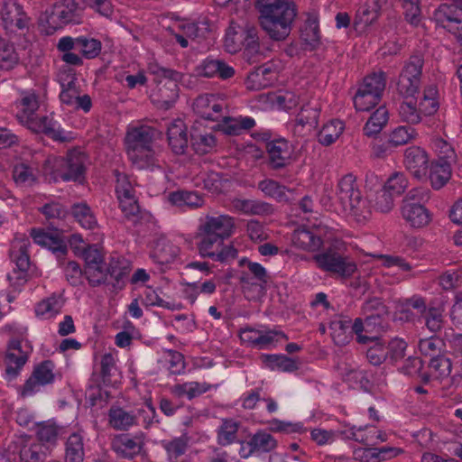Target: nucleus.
I'll use <instances>...</instances> for the list:
<instances>
[{
    "instance_id": "obj_36",
    "label": "nucleus",
    "mask_w": 462,
    "mask_h": 462,
    "mask_svg": "<svg viewBox=\"0 0 462 462\" xmlns=\"http://www.w3.org/2000/svg\"><path fill=\"white\" fill-rule=\"evenodd\" d=\"M71 214L84 228L93 229L97 224L90 208L86 203L74 204L71 207Z\"/></svg>"
},
{
    "instance_id": "obj_31",
    "label": "nucleus",
    "mask_w": 462,
    "mask_h": 462,
    "mask_svg": "<svg viewBox=\"0 0 462 462\" xmlns=\"http://www.w3.org/2000/svg\"><path fill=\"white\" fill-rule=\"evenodd\" d=\"M179 254V248L166 239H159L152 252V257L161 264L174 261Z\"/></svg>"
},
{
    "instance_id": "obj_21",
    "label": "nucleus",
    "mask_w": 462,
    "mask_h": 462,
    "mask_svg": "<svg viewBox=\"0 0 462 462\" xmlns=\"http://www.w3.org/2000/svg\"><path fill=\"white\" fill-rule=\"evenodd\" d=\"M306 20L300 29V39L309 45L311 50L317 49L320 44V30L317 13L306 14Z\"/></svg>"
},
{
    "instance_id": "obj_12",
    "label": "nucleus",
    "mask_w": 462,
    "mask_h": 462,
    "mask_svg": "<svg viewBox=\"0 0 462 462\" xmlns=\"http://www.w3.org/2000/svg\"><path fill=\"white\" fill-rule=\"evenodd\" d=\"M28 128L36 134H43L53 141L66 143L70 140L64 131L57 126V122L47 116L28 119Z\"/></svg>"
},
{
    "instance_id": "obj_18",
    "label": "nucleus",
    "mask_w": 462,
    "mask_h": 462,
    "mask_svg": "<svg viewBox=\"0 0 462 462\" xmlns=\"http://www.w3.org/2000/svg\"><path fill=\"white\" fill-rule=\"evenodd\" d=\"M233 226V219L228 216H207L204 223L200 225L199 230L200 232L212 234L213 236L224 240L231 235Z\"/></svg>"
},
{
    "instance_id": "obj_1",
    "label": "nucleus",
    "mask_w": 462,
    "mask_h": 462,
    "mask_svg": "<svg viewBox=\"0 0 462 462\" xmlns=\"http://www.w3.org/2000/svg\"><path fill=\"white\" fill-rule=\"evenodd\" d=\"M258 23L273 42H283L291 34L298 7L295 2H254Z\"/></svg>"
},
{
    "instance_id": "obj_11",
    "label": "nucleus",
    "mask_w": 462,
    "mask_h": 462,
    "mask_svg": "<svg viewBox=\"0 0 462 462\" xmlns=\"http://www.w3.org/2000/svg\"><path fill=\"white\" fill-rule=\"evenodd\" d=\"M144 446V434L138 432L134 436L118 434L112 439L111 447L122 458L132 459L139 455Z\"/></svg>"
},
{
    "instance_id": "obj_19",
    "label": "nucleus",
    "mask_w": 462,
    "mask_h": 462,
    "mask_svg": "<svg viewBox=\"0 0 462 462\" xmlns=\"http://www.w3.org/2000/svg\"><path fill=\"white\" fill-rule=\"evenodd\" d=\"M31 236L34 243L47 247L58 257L63 256L68 252V247L58 233L52 234L42 229L32 228Z\"/></svg>"
},
{
    "instance_id": "obj_56",
    "label": "nucleus",
    "mask_w": 462,
    "mask_h": 462,
    "mask_svg": "<svg viewBox=\"0 0 462 462\" xmlns=\"http://www.w3.org/2000/svg\"><path fill=\"white\" fill-rule=\"evenodd\" d=\"M370 342L374 345L367 349L366 357L373 365H380L387 359L386 347L384 344L379 341L378 337L376 340Z\"/></svg>"
},
{
    "instance_id": "obj_52",
    "label": "nucleus",
    "mask_w": 462,
    "mask_h": 462,
    "mask_svg": "<svg viewBox=\"0 0 462 462\" xmlns=\"http://www.w3.org/2000/svg\"><path fill=\"white\" fill-rule=\"evenodd\" d=\"M408 179L402 172L393 173L383 186L394 197L401 196L408 187Z\"/></svg>"
},
{
    "instance_id": "obj_5",
    "label": "nucleus",
    "mask_w": 462,
    "mask_h": 462,
    "mask_svg": "<svg viewBox=\"0 0 462 462\" xmlns=\"http://www.w3.org/2000/svg\"><path fill=\"white\" fill-rule=\"evenodd\" d=\"M423 64V57L419 53L411 55L405 63L397 83V90L403 97H413L419 92Z\"/></svg>"
},
{
    "instance_id": "obj_59",
    "label": "nucleus",
    "mask_w": 462,
    "mask_h": 462,
    "mask_svg": "<svg viewBox=\"0 0 462 462\" xmlns=\"http://www.w3.org/2000/svg\"><path fill=\"white\" fill-rule=\"evenodd\" d=\"M116 176V192L117 194L118 200L121 199H127L134 197V189L129 181L128 176L120 173L118 171H115Z\"/></svg>"
},
{
    "instance_id": "obj_7",
    "label": "nucleus",
    "mask_w": 462,
    "mask_h": 462,
    "mask_svg": "<svg viewBox=\"0 0 462 462\" xmlns=\"http://www.w3.org/2000/svg\"><path fill=\"white\" fill-rule=\"evenodd\" d=\"M162 132L146 125L135 126L129 129L126 133L125 141L126 151L152 149L153 140L162 138Z\"/></svg>"
},
{
    "instance_id": "obj_15",
    "label": "nucleus",
    "mask_w": 462,
    "mask_h": 462,
    "mask_svg": "<svg viewBox=\"0 0 462 462\" xmlns=\"http://www.w3.org/2000/svg\"><path fill=\"white\" fill-rule=\"evenodd\" d=\"M401 210L403 219L412 228L424 227L431 221V214L421 203L406 201Z\"/></svg>"
},
{
    "instance_id": "obj_39",
    "label": "nucleus",
    "mask_w": 462,
    "mask_h": 462,
    "mask_svg": "<svg viewBox=\"0 0 462 462\" xmlns=\"http://www.w3.org/2000/svg\"><path fill=\"white\" fill-rule=\"evenodd\" d=\"M239 423L231 419H225L217 430V442L221 446L233 443L237 437Z\"/></svg>"
},
{
    "instance_id": "obj_16",
    "label": "nucleus",
    "mask_w": 462,
    "mask_h": 462,
    "mask_svg": "<svg viewBox=\"0 0 462 462\" xmlns=\"http://www.w3.org/2000/svg\"><path fill=\"white\" fill-rule=\"evenodd\" d=\"M404 163L411 174L420 179L426 176L429 168L427 152L419 146H411L405 150Z\"/></svg>"
},
{
    "instance_id": "obj_35",
    "label": "nucleus",
    "mask_w": 462,
    "mask_h": 462,
    "mask_svg": "<svg viewBox=\"0 0 462 462\" xmlns=\"http://www.w3.org/2000/svg\"><path fill=\"white\" fill-rule=\"evenodd\" d=\"M258 189L266 196L273 198L278 201H289L290 198L288 197L287 192L292 193V190L273 180H261L258 183Z\"/></svg>"
},
{
    "instance_id": "obj_49",
    "label": "nucleus",
    "mask_w": 462,
    "mask_h": 462,
    "mask_svg": "<svg viewBox=\"0 0 462 462\" xmlns=\"http://www.w3.org/2000/svg\"><path fill=\"white\" fill-rule=\"evenodd\" d=\"M104 265L105 263H103L85 267L84 274L91 286L96 287L103 283H110L107 280L106 267Z\"/></svg>"
},
{
    "instance_id": "obj_61",
    "label": "nucleus",
    "mask_w": 462,
    "mask_h": 462,
    "mask_svg": "<svg viewBox=\"0 0 462 462\" xmlns=\"http://www.w3.org/2000/svg\"><path fill=\"white\" fill-rule=\"evenodd\" d=\"M402 119L409 124H418L420 121V111L416 108V102L403 101L399 108Z\"/></svg>"
},
{
    "instance_id": "obj_57",
    "label": "nucleus",
    "mask_w": 462,
    "mask_h": 462,
    "mask_svg": "<svg viewBox=\"0 0 462 462\" xmlns=\"http://www.w3.org/2000/svg\"><path fill=\"white\" fill-rule=\"evenodd\" d=\"M429 367L437 373L438 377H448L452 370V363L448 357L440 355L435 358H430Z\"/></svg>"
},
{
    "instance_id": "obj_26",
    "label": "nucleus",
    "mask_w": 462,
    "mask_h": 462,
    "mask_svg": "<svg viewBox=\"0 0 462 462\" xmlns=\"http://www.w3.org/2000/svg\"><path fill=\"white\" fill-rule=\"evenodd\" d=\"M169 201L177 207L198 208L204 204V199L196 191L177 190L169 194Z\"/></svg>"
},
{
    "instance_id": "obj_44",
    "label": "nucleus",
    "mask_w": 462,
    "mask_h": 462,
    "mask_svg": "<svg viewBox=\"0 0 462 462\" xmlns=\"http://www.w3.org/2000/svg\"><path fill=\"white\" fill-rule=\"evenodd\" d=\"M13 179L17 185L32 186L37 181L32 169L25 163H18L14 166Z\"/></svg>"
},
{
    "instance_id": "obj_45",
    "label": "nucleus",
    "mask_w": 462,
    "mask_h": 462,
    "mask_svg": "<svg viewBox=\"0 0 462 462\" xmlns=\"http://www.w3.org/2000/svg\"><path fill=\"white\" fill-rule=\"evenodd\" d=\"M5 359L7 362L5 374L9 380H12L18 375L19 371L26 363L27 356L23 353L16 354L14 352L7 351Z\"/></svg>"
},
{
    "instance_id": "obj_14",
    "label": "nucleus",
    "mask_w": 462,
    "mask_h": 462,
    "mask_svg": "<svg viewBox=\"0 0 462 462\" xmlns=\"http://www.w3.org/2000/svg\"><path fill=\"white\" fill-rule=\"evenodd\" d=\"M31 242L28 237L23 236L22 237L16 236L12 242L10 250L11 260L15 263L16 269L19 272L18 279H23L30 267V256L28 248Z\"/></svg>"
},
{
    "instance_id": "obj_55",
    "label": "nucleus",
    "mask_w": 462,
    "mask_h": 462,
    "mask_svg": "<svg viewBox=\"0 0 462 462\" xmlns=\"http://www.w3.org/2000/svg\"><path fill=\"white\" fill-rule=\"evenodd\" d=\"M59 435V429L54 424H49L46 422L40 423L38 425L37 437L40 440V444L53 445L57 441Z\"/></svg>"
},
{
    "instance_id": "obj_34",
    "label": "nucleus",
    "mask_w": 462,
    "mask_h": 462,
    "mask_svg": "<svg viewBox=\"0 0 462 462\" xmlns=\"http://www.w3.org/2000/svg\"><path fill=\"white\" fill-rule=\"evenodd\" d=\"M423 365V361L420 357L410 356L405 360L401 371L406 375L420 379L423 383H428L430 381V374L421 372Z\"/></svg>"
},
{
    "instance_id": "obj_30",
    "label": "nucleus",
    "mask_w": 462,
    "mask_h": 462,
    "mask_svg": "<svg viewBox=\"0 0 462 462\" xmlns=\"http://www.w3.org/2000/svg\"><path fill=\"white\" fill-rule=\"evenodd\" d=\"M235 208L246 215H269L273 208L271 204L256 199H236L234 202Z\"/></svg>"
},
{
    "instance_id": "obj_41",
    "label": "nucleus",
    "mask_w": 462,
    "mask_h": 462,
    "mask_svg": "<svg viewBox=\"0 0 462 462\" xmlns=\"http://www.w3.org/2000/svg\"><path fill=\"white\" fill-rule=\"evenodd\" d=\"M418 346L421 355L435 358L442 355L445 343L440 337L432 336L428 338L420 339Z\"/></svg>"
},
{
    "instance_id": "obj_3",
    "label": "nucleus",
    "mask_w": 462,
    "mask_h": 462,
    "mask_svg": "<svg viewBox=\"0 0 462 462\" xmlns=\"http://www.w3.org/2000/svg\"><path fill=\"white\" fill-rule=\"evenodd\" d=\"M337 196L344 210L355 216L358 221L370 217L369 203L357 188L354 175L346 174L339 180Z\"/></svg>"
},
{
    "instance_id": "obj_25",
    "label": "nucleus",
    "mask_w": 462,
    "mask_h": 462,
    "mask_svg": "<svg viewBox=\"0 0 462 462\" xmlns=\"http://www.w3.org/2000/svg\"><path fill=\"white\" fill-rule=\"evenodd\" d=\"M106 272L107 276L115 281V282H110L113 287L122 289L124 287L122 280L129 273L130 267L125 258L111 257L106 266Z\"/></svg>"
},
{
    "instance_id": "obj_2",
    "label": "nucleus",
    "mask_w": 462,
    "mask_h": 462,
    "mask_svg": "<svg viewBox=\"0 0 462 462\" xmlns=\"http://www.w3.org/2000/svg\"><path fill=\"white\" fill-rule=\"evenodd\" d=\"M87 162L88 155L84 152L72 149L65 157L48 158L43 163L42 171L45 176H50V182H57L61 179L63 181L82 183L85 180Z\"/></svg>"
},
{
    "instance_id": "obj_62",
    "label": "nucleus",
    "mask_w": 462,
    "mask_h": 462,
    "mask_svg": "<svg viewBox=\"0 0 462 462\" xmlns=\"http://www.w3.org/2000/svg\"><path fill=\"white\" fill-rule=\"evenodd\" d=\"M386 347L387 358L391 362L395 363L405 356L407 343L401 338L392 339Z\"/></svg>"
},
{
    "instance_id": "obj_27",
    "label": "nucleus",
    "mask_w": 462,
    "mask_h": 462,
    "mask_svg": "<svg viewBox=\"0 0 462 462\" xmlns=\"http://www.w3.org/2000/svg\"><path fill=\"white\" fill-rule=\"evenodd\" d=\"M434 16L436 21L442 24L444 22L461 23L462 4H459V2L444 3L435 11Z\"/></svg>"
},
{
    "instance_id": "obj_9",
    "label": "nucleus",
    "mask_w": 462,
    "mask_h": 462,
    "mask_svg": "<svg viewBox=\"0 0 462 462\" xmlns=\"http://www.w3.org/2000/svg\"><path fill=\"white\" fill-rule=\"evenodd\" d=\"M54 367L55 365L51 360H44L37 365L23 384L22 396L31 395L39 392L41 386L52 383L55 379Z\"/></svg>"
},
{
    "instance_id": "obj_58",
    "label": "nucleus",
    "mask_w": 462,
    "mask_h": 462,
    "mask_svg": "<svg viewBox=\"0 0 462 462\" xmlns=\"http://www.w3.org/2000/svg\"><path fill=\"white\" fill-rule=\"evenodd\" d=\"M319 116V110L311 106H303L296 116V123L299 125H310L316 127Z\"/></svg>"
},
{
    "instance_id": "obj_24",
    "label": "nucleus",
    "mask_w": 462,
    "mask_h": 462,
    "mask_svg": "<svg viewBox=\"0 0 462 462\" xmlns=\"http://www.w3.org/2000/svg\"><path fill=\"white\" fill-rule=\"evenodd\" d=\"M451 177V162L447 159H438L430 164V180L434 189L444 187Z\"/></svg>"
},
{
    "instance_id": "obj_6",
    "label": "nucleus",
    "mask_w": 462,
    "mask_h": 462,
    "mask_svg": "<svg viewBox=\"0 0 462 462\" xmlns=\"http://www.w3.org/2000/svg\"><path fill=\"white\" fill-rule=\"evenodd\" d=\"M155 74L162 78L159 81L157 106L162 109L168 110L173 106L179 97L178 82L182 79L183 74L162 67L158 68Z\"/></svg>"
},
{
    "instance_id": "obj_22",
    "label": "nucleus",
    "mask_w": 462,
    "mask_h": 462,
    "mask_svg": "<svg viewBox=\"0 0 462 462\" xmlns=\"http://www.w3.org/2000/svg\"><path fill=\"white\" fill-rule=\"evenodd\" d=\"M291 241L296 247L310 252L319 250L323 244L319 235L304 226L294 230Z\"/></svg>"
},
{
    "instance_id": "obj_17",
    "label": "nucleus",
    "mask_w": 462,
    "mask_h": 462,
    "mask_svg": "<svg viewBox=\"0 0 462 462\" xmlns=\"http://www.w3.org/2000/svg\"><path fill=\"white\" fill-rule=\"evenodd\" d=\"M169 146L175 154H184L188 147L187 127L180 119L173 120L167 127Z\"/></svg>"
},
{
    "instance_id": "obj_38",
    "label": "nucleus",
    "mask_w": 462,
    "mask_h": 462,
    "mask_svg": "<svg viewBox=\"0 0 462 462\" xmlns=\"http://www.w3.org/2000/svg\"><path fill=\"white\" fill-rule=\"evenodd\" d=\"M200 241L198 245V248L199 254L203 257L215 258V254L217 250H215V246L218 248L223 244V239L213 236L212 234H208L206 232H200L199 234Z\"/></svg>"
},
{
    "instance_id": "obj_64",
    "label": "nucleus",
    "mask_w": 462,
    "mask_h": 462,
    "mask_svg": "<svg viewBox=\"0 0 462 462\" xmlns=\"http://www.w3.org/2000/svg\"><path fill=\"white\" fill-rule=\"evenodd\" d=\"M423 316L425 317L426 327L431 332L436 333L442 328L443 317L442 311L439 309L430 307Z\"/></svg>"
},
{
    "instance_id": "obj_20",
    "label": "nucleus",
    "mask_w": 462,
    "mask_h": 462,
    "mask_svg": "<svg viewBox=\"0 0 462 462\" xmlns=\"http://www.w3.org/2000/svg\"><path fill=\"white\" fill-rule=\"evenodd\" d=\"M248 272H242L239 276V282L243 290L247 286H259L261 290H264L269 282V275L265 268L254 262H248Z\"/></svg>"
},
{
    "instance_id": "obj_50",
    "label": "nucleus",
    "mask_w": 462,
    "mask_h": 462,
    "mask_svg": "<svg viewBox=\"0 0 462 462\" xmlns=\"http://www.w3.org/2000/svg\"><path fill=\"white\" fill-rule=\"evenodd\" d=\"M415 136V130L408 126H398L389 136L387 145L390 147H397L404 145Z\"/></svg>"
},
{
    "instance_id": "obj_40",
    "label": "nucleus",
    "mask_w": 462,
    "mask_h": 462,
    "mask_svg": "<svg viewBox=\"0 0 462 462\" xmlns=\"http://www.w3.org/2000/svg\"><path fill=\"white\" fill-rule=\"evenodd\" d=\"M263 361L271 369L277 368L283 372H293L298 369L295 360L284 355H263Z\"/></svg>"
},
{
    "instance_id": "obj_8",
    "label": "nucleus",
    "mask_w": 462,
    "mask_h": 462,
    "mask_svg": "<svg viewBox=\"0 0 462 462\" xmlns=\"http://www.w3.org/2000/svg\"><path fill=\"white\" fill-rule=\"evenodd\" d=\"M7 452L14 456V460H16L15 456L18 455L19 462H43L46 459V452L42 444L29 443L23 438L11 441L7 446Z\"/></svg>"
},
{
    "instance_id": "obj_48",
    "label": "nucleus",
    "mask_w": 462,
    "mask_h": 462,
    "mask_svg": "<svg viewBox=\"0 0 462 462\" xmlns=\"http://www.w3.org/2000/svg\"><path fill=\"white\" fill-rule=\"evenodd\" d=\"M101 42L99 40L85 37L77 38V50L87 59H93L101 51Z\"/></svg>"
},
{
    "instance_id": "obj_4",
    "label": "nucleus",
    "mask_w": 462,
    "mask_h": 462,
    "mask_svg": "<svg viewBox=\"0 0 462 462\" xmlns=\"http://www.w3.org/2000/svg\"><path fill=\"white\" fill-rule=\"evenodd\" d=\"M313 259L319 269L328 273L336 279H349L357 271L356 263L352 258L341 254L332 246L314 255Z\"/></svg>"
},
{
    "instance_id": "obj_47",
    "label": "nucleus",
    "mask_w": 462,
    "mask_h": 462,
    "mask_svg": "<svg viewBox=\"0 0 462 462\" xmlns=\"http://www.w3.org/2000/svg\"><path fill=\"white\" fill-rule=\"evenodd\" d=\"M189 437L182 435L181 437L175 438L170 441H163L162 446L166 449L170 461L175 458H180L185 454L188 445Z\"/></svg>"
},
{
    "instance_id": "obj_53",
    "label": "nucleus",
    "mask_w": 462,
    "mask_h": 462,
    "mask_svg": "<svg viewBox=\"0 0 462 462\" xmlns=\"http://www.w3.org/2000/svg\"><path fill=\"white\" fill-rule=\"evenodd\" d=\"M119 206L125 218L134 224L139 221L141 210L135 197L121 199Z\"/></svg>"
},
{
    "instance_id": "obj_46",
    "label": "nucleus",
    "mask_w": 462,
    "mask_h": 462,
    "mask_svg": "<svg viewBox=\"0 0 462 462\" xmlns=\"http://www.w3.org/2000/svg\"><path fill=\"white\" fill-rule=\"evenodd\" d=\"M380 10L379 2H365L357 10L356 19L365 25H370L378 18Z\"/></svg>"
},
{
    "instance_id": "obj_28",
    "label": "nucleus",
    "mask_w": 462,
    "mask_h": 462,
    "mask_svg": "<svg viewBox=\"0 0 462 462\" xmlns=\"http://www.w3.org/2000/svg\"><path fill=\"white\" fill-rule=\"evenodd\" d=\"M115 365H116V362H115V359H114V356H112V354H110V353L105 354L102 356L101 362H100V366H101L100 374H92V381L99 390L101 389V384L106 385V386L113 385L114 381L112 379V377H113L112 370L115 368Z\"/></svg>"
},
{
    "instance_id": "obj_43",
    "label": "nucleus",
    "mask_w": 462,
    "mask_h": 462,
    "mask_svg": "<svg viewBox=\"0 0 462 462\" xmlns=\"http://www.w3.org/2000/svg\"><path fill=\"white\" fill-rule=\"evenodd\" d=\"M381 98L382 95L358 88L354 97V105L358 111H369L380 102Z\"/></svg>"
},
{
    "instance_id": "obj_42",
    "label": "nucleus",
    "mask_w": 462,
    "mask_h": 462,
    "mask_svg": "<svg viewBox=\"0 0 462 462\" xmlns=\"http://www.w3.org/2000/svg\"><path fill=\"white\" fill-rule=\"evenodd\" d=\"M190 145L197 154L204 155L216 146V137L212 134H191Z\"/></svg>"
},
{
    "instance_id": "obj_33",
    "label": "nucleus",
    "mask_w": 462,
    "mask_h": 462,
    "mask_svg": "<svg viewBox=\"0 0 462 462\" xmlns=\"http://www.w3.org/2000/svg\"><path fill=\"white\" fill-rule=\"evenodd\" d=\"M344 131V124L340 120H331L323 125L318 134V140L322 145L328 146L336 142Z\"/></svg>"
},
{
    "instance_id": "obj_60",
    "label": "nucleus",
    "mask_w": 462,
    "mask_h": 462,
    "mask_svg": "<svg viewBox=\"0 0 462 462\" xmlns=\"http://www.w3.org/2000/svg\"><path fill=\"white\" fill-rule=\"evenodd\" d=\"M40 211L48 220H62L69 215L67 208L59 202L47 203L41 208Z\"/></svg>"
},
{
    "instance_id": "obj_10",
    "label": "nucleus",
    "mask_w": 462,
    "mask_h": 462,
    "mask_svg": "<svg viewBox=\"0 0 462 462\" xmlns=\"http://www.w3.org/2000/svg\"><path fill=\"white\" fill-rule=\"evenodd\" d=\"M267 152L266 164L273 171L286 168L291 162V151L284 138L271 140L265 143Z\"/></svg>"
},
{
    "instance_id": "obj_32",
    "label": "nucleus",
    "mask_w": 462,
    "mask_h": 462,
    "mask_svg": "<svg viewBox=\"0 0 462 462\" xmlns=\"http://www.w3.org/2000/svg\"><path fill=\"white\" fill-rule=\"evenodd\" d=\"M129 160L138 170L152 169L156 165L153 149L126 151Z\"/></svg>"
},
{
    "instance_id": "obj_29",
    "label": "nucleus",
    "mask_w": 462,
    "mask_h": 462,
    "mask_svg": "<svg viewBox=\"0 0 462 462\" xmlns=\"http://www.w3.org/2000/svg\"><path fill=\"white\" fill-rule=\"evenodd\" d=\"M84 456L82 436L79 433H72L65 443V462H83Z\"/></svg>"
},
{
    "instance_id": "obj_51",
    "label": "nucleus",
    "mask_w": 462,
    "mask_h": 462,
    "mask_svg": "<svg viewBox=\"0 0 462 462\" xmlns=\"http://www.w3.org/2000/svg\"><path fill=\"white\" fill-rule=\"evenodd\" d=\"M386 79L385 74L382 71L373 73L365 78L364 83L359 88L363 91H370L379 95H383L385 88Z\"/></svg>"
},
{
    "instance_id": "obj_37",
    "label": "nucleus",
    "mask_w": 462,
    "mask_h": 462,
    "mask_svg": "<svg viewBox=\"0 0 462 462\" xmlns=\"http://www.w3.org/2000/svg\"><path fill=\"white\" fill-rule=\"evenodd\" d=\"M247 446H252L254 452H270L277 447V441L270 433L258 431L252 436Z\"/></svg>"
},
{
    "instance_id": "obj_23",
    "label": "nucleus",
    "mask_w": 462,
    "mask_h": 462,
    "mask_svg": "<svg viewBox=\"0 0 462 462\" xmlns=\"http://www.w3.org/2000/svg\"><path fill=\"white\" fill-rule=\"evenodd\" d=\"M108 424L116 430L125 431L137 424V417L118 406H111L108 410Z\"/></svg>"
},
{
    "instance_id": "obj_13",
    "label": "nucleus",
    "mask_w": 462,
    "mask_h": 462,
    "mask_svg": "<svg viewBox=\"0 0 462 462\" xmlns=\"http://www.w3.org/2000/svg\"><path fill=\"white\" fill-rule=\"evenodd\" d=\"M0 15L5 30L13 27L22 30L28 27L30 18L18 2H4Z\"/></svg>"
},
{
    "instance_id": "obj_63",
    "label": "nucleus",
    "mask_w": 462,
    "mask_h": 462,
    "mask_svg": "<svg viewBox=\"0 0 462 462\" xmlns=\"http://www.w3.org/2000/svg\"><path fill=\"white\" fill-rule=\"evenodd\" d=\"M60 307L59 299L56 296H51L39 302L36 306L35 312L37 316L49 314L51 317L60 312Z\"/></svg>"
},
{
    "instance_id": "obj_54",
    "label": "nucleus",
    "mask_w": 462,
    "mask_h": 462,
    "mask_svg": "<svg viewBox=\"0 0 462 462\" xmlns=\"http://www.w3.org/2000/svg\"><path fill=\"white\" fill-rule=\"evenodd\" d=\"M79 94L80 91L77 86V79L75 77H72L68 83H61L60 99L62 104L72 106Z\"/></svg>"
}]
</instances>
